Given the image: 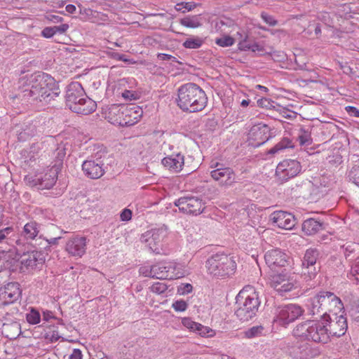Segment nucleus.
<instances>
[{
  "label": "nucleus",
  "instance_id": "26",
  "mask_svg": "<svg viewBox=\"0 0 359 359\" xmlns=\"http://www.w3.org/2000/svg\"><path fill=\"white\" fill-rule=\"evenodd\" d=\"M79 100L80 102L76 104V107H73L72 111L82 115H88L96 110L97 104L90 97L86 96L83 98H81Z\"/></svg>",
  "mask_w": 359,
  "mask_h": 359
},
{
  "label": "nucleus",
  "instance_id": "24",
  "mask_svg": "<svg viewBox=\"0 0 359 359\" xmlns=\"http://www.w3.org/2000/svg\"><path fill=\"white\" fill-rule=\"evenodd\" d=\"M102 164L95 161H85L82 164V170L86 177L90 179H99L104 174Z\"/></svg>",
  "mask_w": 359,
  "mask_h": 359
},
{
  "label": "nucleus",
  "instance_id": "64",
  "mask_svg": "<svg viewBox=\"0 0 359 359\" xmlns=\"http://www.w3.org/2000/svg\"><path fill=\"white\" fill-rule=\"evenodd\" d=\"M237 35L238 36V40H239L240 41H245L246 38H247V36L246 35H244L243 36L241 34H240L239 32H237Z\"/></svg>",
  "mask_w": 359,
  "mask_h": 359
},
{
  "label": "nucleus",
  "instance_id": "46",
  "mask_svg": "<svg viewBox=\"0 0 359 359\" xmlns=\"http://www.w3.org/2000/svg\"><path fill=\"white\" fill-rule=\"evenodd\" d=\"M41 86L39 83L36 81V75L32 76V81H31V93L33 95L39 94L41 95Z\"/></svg>",
  "mask_w": 359,
  "mask_h": 359
},
{
  "label": "nucleus",
  "instance_id": "53",
  "mask_svg": "<svg viewBox=\"0 0 359 359\" xmlns=\"http://www.w3.org/2000/svg\"><path fill=\"white\" fill-rule=\"evenodd\" d=\"M11 227H6L4 229L0 230V242L4 240L7 235H8L12 231Z\"/></svg>",
  "mask_w": 359,
  "mask_h": 359
},
{
  "label": "nucleus",
  "instance_id": "54",
  "mask_svg": "<svg viewBox=\"0 0 359 359\" xmlns=\"http://www.w3.org/2000/svg\"><path fill=\"white\" fill-rule=\"evenodd\" d=\"M54 29L55 30V33H65L69 29V25L67 24H62L60 26H55Z\"/></svg>",
  "mask_w": 359,
  "mask_h": 359
},
{
  "label": "nucleus",
  "instance_id": "44",
  "mask_svg": "<svg viewBox=\"0 0 359 359\" xmlns=\"http://www.w3.org/2000/svg\"><path fill=\"white\" fill-rule=\"evenodd\" d=\"M182 323L184 327L193 332H195L198 326V323L193 321L190 318H183Z\"/></svg>",
  "mask_w": 359,
  "mask_h": 359
},
{
  "label": "nucleus",
  "instance_id": "27",
  "mask_svg": "<svg viewBox=\"0 0 359 359\" xmlns=\"http://www.w3.org/2000/svg\"><path fill=\"white\" fill-rule=\"evenodd\" d=\"M36 81L40 84L41 95H50L49 91L55 85V80L50 76L46 74H36Z\"/></svg>",
  "mask_w": 359,
  "mask_h": 359
},
{
  "label": "nucleus",
  "instance_id": "21",
  "mask_svg": "<svg viewBox=\"0 0 359 359\" xmlns=\"http://www.w3.org/2000/svg\"><path fill=\"white\" fill-rule=\"evenodd\" d=\"M86 97L83 88L77 82L70 83L66 93V104L73 111V107L80 102V99Z\"/></svg>",
  "mask_w": 359,
  "mask_h": 359
},
{
  "label": "nucleus",
  "instance_id": "5",
  "mask_svg": "<svg viewBox=\"0 0 359 359\" xmlns=\"http://www.w3.org/2000/svg\"><path fill=\"white\" fill-rule=\"evenodd\" d=\"M208 274L217 278H228L236 272V263L233 257L224 254H216L205 263Z\"/></svg>",
  "mask_w": 359,
  "mask_h": 359
},
{
  "label": "nucleus",
  "instance_id": "7",
  "mask_svg": "<svg viewBox=\"0 0 359 359\" xmlns=\"http://www.w3.org/2000/svg\"><path fill=\"white\" fill-rule=\"evenodd\" d=\"M168 230L165 227L154 229L142 236V241L155 253L161 254L167 246Z\"/></svg>",
  "mask_w": 359,
  "mask_h": 359
},
{
  "label": "nucleus",
  "instance_id": "9",
  "mask_svg": "<svg viewBox=\"0 0 359 359\" xmlns=\"http://www.w3.org/2000/svg\"><path fill=\"white\" fill-rule=\"evenodd\" d=\"M156 278L162 280H175L185 276L180 264L175 261H161L154 264Z\"/></svg>",
  "mask_w": 359,
  "mask_h": 359
},
{
  "label": "nucleus",
  "instance_id": "62",
  "mask_svg": "<svg viewBox=\"0 0 359 359\" xmlns=\"http://www.w3.org/2000/svg\"><path fill=\"white\" fill-rule=\"evenodd\" d=\"M158 57L162 60H169L170 59L171 55L167 54H159Z\"/></svg>",
  "mask_w": 359,
  "mask_h": 359
},
{
  "label": "nucleus",
  "instance_id": "19",
  "mask_svg": "<svg viewBox=\"0 0 359 359\" xmlns=\"http://www.w3.org/2000/svg\"><path fill=\"white\" fill-rule=\"evenodd\" d=\"M220 165L217 163L216 169L211 171L210 175L212 179L222 186H231L235 182V173L229 167H219Z\"/></svg>",
  "mask_w": 359,
  "mask_h": 359
},
{
  "label": "nucleus",
  "instance_id": "6",
  "mask_svg": "<svg viewBox=\"0 0 359 359\" xmlns=\"http://www.w3.org/2000/svg\"><path fill=\"white\" fill-rule=\"evenodd\" d=\"M267 284L280 295H284L298 288V282L294 273L286 269L280 272L269 273Z\"/></svg>",
  "mask_w": 359,
  "mask_h": 359
},
{
  "label": "nucleus",
  "instance_id": "40",
  "mask_svg": "<svg viewBox=\"0 0 359 359\" xmlns=\"http://www.w3.org/2000/svg\"><path fill=\"white\" fill-rule=\"evenodd\" d=\"M172 308L177 312H184L188 308V304L183 299L176 300L172 302Z\"/></svg>",
  "mask_w": 359,
  "mask_h": 359
},
{
  "label": "nucleus",
  "instance_id": "38",
  "mask_svg": "<svg viewBox=\"0 0 359 359\" xmlns=\"http://www.w3.org/2000/svg\"><path fill=\"white\" fill-rule=\"evenodd\" d=\"M140 273L144 277H151L156 278V272L154 271V264L152 266H143L139 269Z\"/></svg>",
  "mask_w": 359,
  "mask_h": 359
},
{
  "label": "nucleus",
  "instance_id": "32",
  "mask_svg": "<svg viewBox=\"0 0 359 359\" xmlns=\"http://www.w3.org/2000/svg\"><path fill=\"white\" fill-rule=\"evenodd\" d=\"M203 43L204 40L202 38L194 36L187 39L182 45L186 48L196 49L200 48Z\"/></svg>",
  "mask_w": 359,
  "mask_h": 359
},
{
  "label": "nucleus",
  "instance_id": "15",
  "mask_svg": "<svg viewBox=\"0 0 359 359\" xmlns=\"http://www.w3.org/2000/svg\"><path fill=\"white\" fill-rule=\"evenodd\" d=\"M330 294H332V292L325 291L320 292L310 299L309 309L312 315L323 313L322 318H324L325 316L328 320L330 315L327 313V306L330 302L325 299L323 300V302L321 300L323 298L330 299Z\"/></svg>",
  "mask_w": 359,
  "mask_h": 359
},
{
  "label": "nucleus",
  "instance_id": "50",
  "mask_svg": "<svg viewBox=\"0 0 359 359\" xmlns=\"http://www.w3.org/2000/svg\"><path fill=\"white\" fill-rule=\"evenodd\" d=\"M56 33H55L54 27H45L41 32V35L45 38H50V37L53 36Z\"/></svg>",
  "mask_w": 359,
  "mask_h": 359
},
{
  "label": "nucleus",
  "instance_id": "60",
  "mask_svg": "<svg viewBox=\"0 0 359 359\" xmlns=\"http://www.w3.org/2000/svg\"><path fill=\"white\" fill-rule=\"evenodd\" d=\"M283 116L285 118H292L295 117V115L292 111H285L284 112Z\"/></svg>",
  "mask_w": 359,
  "mask_h": 359
},
{
  "label": "nucleus",
  "instance_id": "55",
  "mask_svg": "<svg viewBox=\"0 0 359 359\" xmlns=\"http://www.w3.org/2000/svg\"><path fill=\"white\" fill-rule=\"evenodd\" d=\"M69 359H82L81 351L79 349H74L69 356Z\"/></svg>",
  "mask_w": 359,
  "mask_h": 359
},
{
  "label": "nucleus",
  "instance_id": "52",
  "mask_svg": "<svg viewBox=\"0 0 359 359\" xmlns=\"http://www.w3.org/2000/svg\"><path fill=\"white\" fill-rule=\"evenodd\" d=\"M345 110L348 114L355 117L359 118V109L353 106H346Z\"/></svg>",
  "mask_w": 359,
  "mask_h": 359
},
{
  "label": "nucleus",
  "instance_id": "22",
  "mask_svg": "<svg viewBox=\"0 0 359 359\" xmlns=\"http://www.w3.org/2000/svg\"><path fill=\"white\" fill-rule=\"evenodd\" d=\"M328 332L330 336L341 337L344 335L347 330L346 319L342 314L330 316L327 322Z\"/></svg>",
  "mask_w": 359,
  "mask_h": 359
},
{
  "label": "nucleus",
  "instance_id": "58",
  "mask_svg": "<svg viewBox=\"0 0 359 359\" xmlns=\"http://www.w3.org/2000/svg\"><path fill=\"white\" fill-rule=\"evenodd\" d=\"M43 320L48 321L49 320L50 318H53V313L50 311H46L43 313Z\"/></svg>",
  "mask_w": 359,
  "mask_h": 359
},
{
  "label": "nucleus",
  "instance_id": "14",
  "mask_svg": "<svg viewBox=\"0 0 359 359\" xmlns=\"http://www.w3.org/2000/svg\"><path fill=\"white\" fill-rule=\"evenodd\" d=\"M179 210L186 214L197 215L204 210V204L197 197H182L175 202Z\"/></svg>",
  "mask_w": 359,
  "mask_h": 359
},
{
  "label": "nucleus",
  "instance_id": "49",
  "mask_svg": "<svg viewBox=\"0 0 359 359\" xmlns=\"http://www.w3.org/2000/svg\"><path fill=\"white\" fill-rule=\"evenodd\" d=\"M261 17L266 23L271 26H275L277 24V21L271 15L265 13H262Z\"/></svg>",
  "mask_w": 359,
  "mask_h": 359
},
{
  "label": "nucleus",
  "instance_id": "31",
  "mask_svg": "<svg viewBox=\"0 0 359 359\" xmlns=\"http://www.w3.org/2000/svg\"><path fill=\"white\" fill-rule=\"evenodd\" d=\"M23 232L26 238H35L39 232L37 223L34 221L27 223L24 226Z\"/></svg>",
  "mask_w": 359,
  "mask_h": 359
},
{
  "label": "nucleus",
  "instance_id": "4",
  "mask_svg": "<svg viewBox=\"0 0 359 359\" xmlns=\"http://www.w3.org/2000/svg\"><path fill=\"white\" fill-rule=\"evenodd\" d=\"M236 304H238L235 313L236 316L241 321L252 319L260 304L258 292L252 286H245L236 296Z\"/></svg>",
  "mask_w": 359,
  "mask_h": 359
},
{
  "label": "nucleus",
  "instance_id": "11",
  "mask_svg": "<svg viewBox=\"0 0 359 359\" xmlns=\"http://www.w3.org/2000/svg\"><path fill=\"white\" fill-rule=\"evenodd\" d=\"M45 256L43 252L39 251H32L23 254L18 260H15L17 263L16 267L19 266L21 272H29L34 269L41 267L45 262Z\"/></svg>",
  "mask_w": 359,
  "mask_h": 359
},
{
  "label": "nucleus",
  "instance_id": "18",
  "mask_svg": "<svg viewBox=\"0 0 359 359\" xmlns=\"http://www.w3.org/2000/svg\"><path fill=\"white\" fill-rule=\"evenodd\" d=\"M300 170L301 165L297 161L286 159L278 164L276 173L280 177L288 179L296 176Z\"/></svg>",
  "mask_w": 359,
  "mask_h": 359
},
{
  "label": "nucleus",
  "instance_id": "1",
  "mask_svg": "<svg viewBox=\"0 0 359 359\" xmlns=\"http://www.w3.org/2000/svg\"><path fill=\"white\" fill-rule=\"evenodd\" d=\"M207 102L205 91L195 83H186L178 89L177 104L183 111H201L206 107Z\"/></svg>",
  "mask_w": 359,
  "mask_h": 359
},
{
  "label": "nucleus",
  "instance_id": "29",
  "mask_svg": "<svg viewBox=\"0 0 359 359\" xmlns=\"http://www.w3.org/2000/svg\"><path fill=\"white\" fill-rule=\"evenodd\" d=\"M330 299H322L323 300H327L330 303L327 306V313H332L331 316H335V315H339L343 309V304L341 299L337 297L334 293L330 294Z\"/></svg>",
  "mask_w": 359,
  "mask_h": 359
},
{
  "label": "nucleus",
  "instance_id": "43",
  "mask_svg": "<svg viewBox=\"0 0 359 359\" xmlns=\"http://www.w3.org/2000/svg\"><path fill=\"white\" fill-rule=\"evenodd\" d=\"M196 7V4L194 2H182L177 4L175 6V9L177 11H182L183 13L193 10Z\"/></svg>",
  "mask_w": 359,
  "mask_h": 359
},
{
  "label": "nucleus",
  "instance_id": "10",
  "mask_svg": "<svg viewBox=\"0 0 359 359\" xmlns=\"http://www.w3.org/2000/svg\"><path fill=\"white\" fill-rule=\"evenodd\" d=\"M57 180V172L55 169H49L46 172L35 175H28L25 177V182L30 187L38 189H49L55 184Z\"/></svg>",
  "mask_w": 359,
  "mask_h": 359
},
{
  "label": "nucleus",
  "instance_id": "8",
  "mask_svg": "<svg viewBox=\"0 0 359 359\" xmlns=\"http://www.w3.org/2000/svg\"><path fill=\"white\" fill-rule=\"evenodd\" d=\"M304 312V309L297 304L279 306L276 309L273 321L281 326L286 327L302 316Z\"/></svg>",
  "mask_w": 359,
  "mask_h": 359
},
{
  "label": "nucleus",
  "instance_id": "16",
  "mask_svg": "<svg viewBox=\"0 0 359 359\" xmlns=\"http://www.w3.org/2000/svg\"><path fill=\"white\" fill-rule=\"evenodd\" d=\"M317 252L314 250H307L302 260V273L305 279H313L318 273L316 267Z\"/></svg>",
  "mask_w": 359,
  "mask_h": 359
},
{
  "label": "nucleus",
  "instance_id": "34",
  "mask_svg": "<svg viewBox=\"0 0 359 359\" xmlns=\"http://www.w3.org/2000/svg\"><path fill=\"white\" fill-rule=\"evenodd\" d=\"M168 288V285L163 282H155L149 287L150 291L156 294H163Z\"/></svg>",
  "mask_w": 359,
  "mask_h": 359
},
{
  "label": "nucleus",
  "instance_id": "23",
  "mask_svg": "<svg viewBox=\"0 0 359 359\" xmlns=\"http://www.w3.org/2000/svg\"><path fill=\"white\" fill-rule=\"evenodd\" d=\"M21 294L19 284L9 283L0 292V299L4 304H10L16 302Z\"/></svg>",
  "mask_w": 359,
  "mask_h": 359
},
{
  "label": "nucleus",
  "instance_id": "41",
  "mask_svg": "<svg viewBox=\"0 0 359 359\" xmlns=\"http://www.w3.org/2000/svg\"><path fill=\"white\" fill-rule=\"evenodd\" d=\"M264 328L262 326H255L245 332V337L250 339L259 336Z\"/></svg>",
  "mask_w": 359,
  "mask_h": 359
},
{
  "label": "nucleus",
  "instance_id": "63",
  "mask_svg": "<svg viewBox=\"0 0 359 359\" xmlns=\"http://www.w3.org/2000/svg\"><path fill=\"white\" fill-rule=\"evenodd\" d=\"M60 238H51L50 240H48V243L50 244V245H55L57 243V240L59 239Z\"/></svg>",
  "mask_w": 359,
  "mask_h": 359
},
{
  "label": "nucleus",
  "instance_id": "56",
  "mask_svg": "<svg viewBox=\"0 0 359 359\" xmlns=\"http://www.w3.org/2000/svg\"><path fill=\"white\" fill-rule=\"evenodd\" d=\"M258 106L261 107H269L270 105V101L267 98H261L257 100Z\"/></svg>",
  "mask_w": 359,
  "mask_h": 359
},
{
  "label": "nucleus",
  "instance_id": "3",
  "mask_svg": "<svg viewBox=\"0 0 359 359\" xmlns=\"http://www.w3.org/2000/svg\"><path fill=\"white\" fill-rule=\"evenodd\" d=\"M328 320L325 316L320 320L305 321L293 330V334L300 339H307L315 343L327 344L330 341L327 327Z\"/></svg>",
  "mask_w": 359,
  "mask_h": 359
},
{
  "label": "nucleus",
  "instance_id": "48",
  "mask_svg": "<svg viewBox=\"0 0 359 359\" xmlns=\"http://www.w3.org/2000/svg\"><path fill=\"white\" fill-rule=\"evenodd\" d=\"M311 136L306 132H304L302 135L299 136V141L300 144L302 145L310 144L311 142Z\"/></svg>",
  "mask_w": 359,
  "mask_h": 359
},
{
  "label": "nucleus",
  "instance_id": "35",
  "mask_svg": "<svg viewBox=\"0 0 359 359\" xmlns=\"http://www.w3.org/2000/svg\"><path fill=\"white\" fill-rule=\"evenodd\" d=\"M198 326H197V329L196 331L198 332V333L201 336L204 337H212L215 335V331L211 329L210 327L208 326H204L201 323H198Z\"/></svg>",
  "mask_w": 359,
  "mask_h": 359
},
{
  "label": "nucleus",
  "instance_id": "42",
  "mask_svg": "<svg viewBox=\"0 0 359 359\" xmlns=\"http://www.w3.org/2000/svg\"><path fill=\"white\" fill-rule=\"evenodd\" d=\"M290 142L287 139H284L273 148L269 150V154H276L278 151L283 150L290 147Z\"/></svg>",
  "mask_w": 359,
  "mask_h": 359
},
{
  "label": "nucleus",
  "instance_id": "36",
  "mask_svg": "<svg viewBox=\"0 0 359 359\" xmlns=\"http://www.w3.org/2000/svg\"><path fill=\"white\" fill-rule=\"evenodd\" d=\"M235 42V39L229 36L224 35L220 38L215 39V43L221 47H228L232 46Z\"/></svg>",
  "mask_w": 359,
  "mask_h": 359
},
{
  "label": "nucleus",
  "instance_id": "20",
  "mask_svg": "<svg viewBox=\"0 0 359 359\" xmlns=\"http://www.w3.org/2000/svg\"><path fill=\"white\" fill-rule=\"evenodd\" d=\"M86 238L76 236L70 238L65 245V251L72 257H82L86 251Z\"/></svg>",
  "mask_w": 359,
  "mask_h": 359
},
{
  "label": "nucleus",
  "instance_id": "59",
  "mask_svg": "<svg viewBox=\"0 0 359 359\" xmlns=\"http://www.w3.org/2000/svg\"><path fill=\"white\" fill-rule=\"evenodd\" d=\"M65 9H66V11L69 13H74L76 10V6L72 4L67 5L65 7Z\"/></svg>",
  "mask_w": 359,
  "mask_h": 359
},
{
  "label": "nucleus",
  "instance_id": "39",
  "mask_svg": "<svg viewBox=\"0 0 359 359\" xmlns=\"http://www.w3.org/2000/svg\"><path fill=\"white\" fill-rule=\"evenodd\" d=\"M193 291V286L190 283H181L177 287V293L179 295H186L191 293Z\"/></svg>",
  "mask_w": 359,
  "mask_h": 359
},
{
  "label": "nucleus",
  "instance_id": "17",
  "mask_svg": "<svg viewBox=\"0 0 359 359\" xmlns=\"http://www.w3.org/2000/svg\"><path fill=\"white\" fill-rule=\"evenodd\" d=\"M269 218L272 224L280 229L290 230L295 226L294 215L285 211H274Z\"/></svg>",
  "mask_w": 359,
  "mask_h": 359
},
{
  "label": "nucleus",
  "instance_id": "12",
  "mask_svg": "<svg viewBox=\"0 0 359 359\" xmlns=\"http://www.w3.org/2000/svg\"><path fill=\"white\" fill-rule=\"evenodd\" d=\"M266 265L271 272H276L282 268H285L289 264L290 257L278 248L268 250L264 255Z\"/></svg>",
  "mask_w": 359,
  "mask_h": 359
},
{
  "label": "nucleus",
  "instance_id": "47",
  "mask_svg": "<svg viewBox=\"0 0 359 359\" xmlns=\"http://www.w3.org/2000/svg\"><path fill=\"white\" fill-rule=\"evenodd\" d=\"M45 338L50 342H54L58 340L60 335L56 330L50 329L49 331L46 333Z\"/></svg>",
  "mask_w": 359,
  "mask_h": 359
},
{
  "label": "nucleus",
  "instance_id": "37",
  "mask_svg": "<svg viewBox=\"0 0 359 359\" xmlns=\"http://www.w3.org/2000/svg\"><path fill=\"white\" fill-rule=\"evenodd\" d=\"M27 320L29 324L36 325L40 322L41 316L38 311L32 309L27 314Z\"/></svg>",
  "mask_w": 359,
  "mask_h": 359
},
{
  "label": "nucleus",
  "instance_id": "51",
  "mask_svg": "<svg viewBox=\"0 0 359 359\" xmlns=\"http://www.w3.org/2000/svg\"><path fill=\"white\" fill-rule=\"evenodd\" d=\"M121 221H129L132 217V211L130 209L125 208L120 215Z\"/></svg>",
  "mask_w": 359,
  "mask_h": 359
},
{
  "label": "nucleus",
  "instance_id": "28",
  "mask_svg": "<svg viewBox=\"0 0 359 359\" xmlns=\"http://www.w3.org/2000/svg\"><path fill=\"white\" fill-rule=\"evenodd\" d=\"M323 224L313 218L304 221L302 225V230L305 235L312 236L317 233L322 229Z\"/></svg>",
  "mask_w": 359,
  "mask_h": 359
},
{
  "label": "nucleus",
  "instance_id": "2",
  "mask_svg": "<svg viewBox=\"0 0 359 359\" xmlns=\"http://www.w3.org/2000/svg\"><path fill=\"white\" fill-rule=\"evenodd\" d=\"M142 109L137 105L111 104L102 109L104 117L111 124L121 126H133L141 118Z\"/></svg>",
  "mask_w": 359,
  "mask_h": 359
},
{
  "label": "nucleus",
  "instance_id": "33",
  "mask_svg": "<svg viewBox=\"0 0 359 359\" xmlns=\"http://www.w3.org/2000/svg\"><path fill=\"white\" fill-rule=\"evenodd\" d=\"M122 97L128 101L136 100L140 98L141 92L138 90L125 89L121 93Z\"/></svg>",
  "mask_w": 359,
  "mask_h": 359
},
{
  "label": "nucleus",
  "instance_id": "13",
  "mask_svg": "<svg viewBox=\"0 0 359 359\" xmlns=\"http://www.w3.org/2000/svg\"><path fill=\"white\" fill-rule=\"evenodd\" d=\"M270 129L264 123L253 126L248 133V142L252 147H258L264 144L269 138Z\"/></svg>",
  "mask_w": 359,
  "mask_h": 359
},
{
  "label": "nucleus",
  "instance_id": "25",
  "mask_svg": "<svg viewBox=\"0 0 359 359\" xmlns=\"http://www.w3.org/2000/svg\"><path fill=\"white\" fill-rule=\"evenodd\" d=\"M161 163L170 171L179 172L184 164V158L183 155L177 154L163 158Z\"/></svg>",
  "mask_w": 359,
  "mask_h": 359
},
{
  "label": "nucleus",
  "instance_id": "45",
  "mask_svg": "<svg viewBox=\"0 0 359 359\" xmlns=\"http://www.w3.org/2000/svg\"><path fill=\"white\" fill-rule=\"evenodd\" d=\"M350 180L359 187V166L353 167L349 172Z\"/></svg>",
  "mask_w": 359,
  "mask_h": 359
},
{
  "label": "nucleus",
  "instance_id": "30",
  "mask_svg": "<svg viewBox=\"0 0 359 359\" xmlns=\"http://www.w3.org/2000/svg\"><path fill=\"white\" fill-rule=\"evenodd\" d=\"M180 23L187 28L195 29L202 25L201 15H189L182 18Z\"/></svg>",
  "mask_w": 359,
  "mask_h": 359
},
{
  "label": "nucleus",
  "instance_id": "61",
  "mask_svg": "<svg viewBox=\"0 0 359 359\" xmlns=\"http://www.w3.org/2000/svg\"><path fill=\"white\" fill-rule=\"evenodd\" d=\"M352 276H355V273L359 274V268L355 264L351 269Z\"/></svg>",
  "mask_w": 359,
  "mask_h": 359
},
{
  "label": "nucleus",
  "instance_id": "57",
  "mask_svg": "<svg viewBox=\"0 0 359 359\" xmlns=\"http://www.w3.org/2000/svg\"><path fill=\"white\" fill-rule=\"evenodd\" d=\"M47 18L55 23H59L63 21V18L62 17L55 15H50Z\"/></svg>",
  "mask_w": 359,
  "mask_h": 359
}]
</instances>
